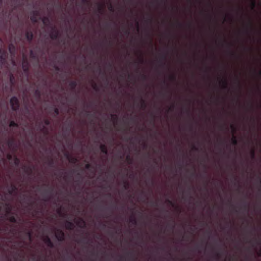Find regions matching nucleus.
Returning <instances> with one entry per match:
<instances>
[{"mask_svg": "<svg viewBox=\"0 0 261 261\" xmlns=\"http://www.w3.org/2000/svg\"><path fill=\"white\" fill-rule=\"evenodd\" d=\"M6 215L8 216V220L14 223H16L17 222V219L16 217L13 215H11L8 216V215H10L11 214V210H12V207L9 204H6Z\"/></svg>", "mask_w": 261, "mask_h": 261, "instance_id": "1", "label": "nucleus"}, {"mask_svg": "<svg viewBox=\"0 0 261 261\" xmlns=\"http://www.w3.org/2000/svg\"><path fill=\"white\" fill-rule=\"evenodd\" d=\"M10 103L13 111H16L19 109L20 103L17 97L13 96L11 97Z\"/></svg>", "mask_w": 261, "mask_h": 261, "instance_id": "2", "label": "nucleus"}, {"mask_svg": "<svg viewBox=\"0 0 261 261\" xmlns=\"http://www.w3.org/2000/svg\"><path fill=\"white\" fill-rule=\"evenodd\" d=\"M55 237L59 241L62 242L65 240V233L62 230H57Z\"/></svg>", "mask_w": 261, "mask_h": 261, "instance_id": "3", "label": "nucleus"}, {"mask_svg": "<svg viewBox=\"0 0 261 261\" xmlns=\"http://www.w3.org/2000/svg\"><path fill=\"white\" fill-rule=\"evenodd\" d=\"M7 57V53L5 50H0V69L2 68L3 65L6 61Z\"/></svg>", "mask_w": 261, "mask_h": 261, "instance_id": "4", "label": "nucleus"}, {"mask_svg": "<svg viewBox=\"0 0 261 261\" xmlns=\"http://www.w3.org/2000/svg\"><path fill=\"white\" fill-rule=\"evenodd\" d=\"M59 32L55 27L52 28L51 32L50 34V37L53 40H56L58 38Z\"/></svg>", "mask_w": 261, "mask_h": 261, "instance_id": "5", "label": "nucleus"}, {"mask_svg": "<svg viewBox=\"0 0 261 261\" xmlns=\"http://www.w3.org/2000/svg\"><path fill=\"white\" fill-rule=\"evenodd\" d=\"M43 240L44 242L47 245V246L49 248H52L54 247V244L48 236H45L43 238Z\"/></svg>", "mask_w": 261, "mask_h": 261, "instance_id": "6", "label": "nucleus"}, {"mask_svg": "<svg viewBox=\"0 0 261 261\" xmlns=\"http://www.w3.org/2000/svg\"><path fill=\"white\" fill-rule=\"evenodd\" d=\"M22 67L24 72L28 73L29 70V64L26 58H24L22 63Z\"/></svg>", "mask_w": 261, "mask_h": 261, "instance_id": "7", "label": "nucleus"}, {"mask_svg": "<svg viewBox=\"0 0 261 261\" xmlns=\"http://www.w3.org/2000/svg\"><path fill=\"white\" fill-rule=\"evenodd\" d=\"M39 14V12L37 11H34L32 12V15L30 17V19L32 22L36 23L37 22V18Z\"/></svg>", "mask_w": 261, "mask_h": 261, "instance_id": "8", "label": "nucleus"}, {"mask_svg": "<svg viewBox=\"0 0 261 261\" xmlns=\"http://www.w3.org/2000/svg\"><path fill=\"white\" fill-rule=\"evenodd\" d=\"M17 190L18 188L17 186L15 184H12L8 189V193L10 195H12Z\"/></svg>", "mask_w": 261, "mask_h": 261, "instance_id": "9", "label": "nucleus"}, {"mask_svg": "<svg viewBox=\"0 0 261 261\" xmlns=\"http://www.w3.org/2000/svg\"><path fill=\"white\" fill-rule=\"evenodd\" d=\"M25 37L27 41L31 42L33 38V34L31 31H28L25 34Z\"/></svg>", "mask_w": 261, "mask_h": 261, "instance_id": "10", "label": "nucleus"}, {"mask_svg": "<svg viewBox=\"0 0 261 261\" xmlns=\"http://www.w3.org/2000/svg\"><path fill=\"white\" fill-rule=\"evenodd\" d=\"M65 227L67 229L73 230L74 227V225L72 222L67 221L65 223Z\"/></svg>", "mask_w": 261, "mask_h": 261, "instance_id": "11", "label": "nucleus"}, {"mask_svg": "<svg viewBox=\"0 0 261 261\" xmlns=\"http://www.w3.org/2000/svg\"><path fill=\"white\" fill-rule=\"evenodd\" d=\"M220 83L222 84L223 89L226 90L228 89V81L226 79L221 80Z\"/></svg>", "mask_w": 261, "mask_h": 261, "instance_id": "12", "label": "nucleus"}, {"mask_svg": "<svg viewBox=\"0 0 261 261\" xmlns=\"http://www.w3.org/2000/svg\"><path fill=\"white\" fill-rule=\"evenodd\" d=\"M100 149L102 153H103L105 155H107L108 154V150L107 148L106 145L105 144H101L100 146Z\"/></svg>", "mask_w": 261, "mask_h": 261, "instance_id": "13", "label": "nucleus"}, {"mask_svg": "<svg viewBox=\"0 0 261 261\" xmlns=\"http://www.w3.org/2000/svg\"><path fill=\"white\" fill-rule=\"evenodd\" d=\"M69 85L72 90H74L77 85V82L75 80L71 81Z\"/></svg>", "mask_w": 261, "mask_h": 261, "instance_id": "14", "label": "nucleus"}, {"mask_svg": "<svg viewBox=\"0 0 261 261\" xmlns=\"http://www.w3.org/2000/svg\"><path fill=\"white\" fill-rule=\"evenodd\" d=\"M8 49L11 54H14L15 51V47L13 44H9Z\"/></svg>", "mask_w": 261, "mask_h": 261, "instance_id": "15", "label": "nucleus"}, {"mask_svg": "<svg viewBox=\"0 0 261 261\" xmlns=\"http://www.w3.org/2000/svg\"><path fill=\"white\" fill-rule=\"evenodd\" d=\"M66 156L67 158L68 159L69 161L71 162V163H76L78 160L75 157H71L70 156L69 154H66Z\"/></svg>", "mask_w": 261, "mask_h": 261, "instance_id": "16", "label": "nucleus"}, {"mask_svg": "<svg viewBox=\"0 0 261 261\" xmlns=\"http://www.w3.org/2000/svg\"><path fill=\"white\" fill-rule=\"evenodd\" d=\"M42 21L44 25H48L50 23L49 18L48 17H44L42 19Z\"/></svg>", "mask_w": 261, "mask_h": 261, "instance_id": "17", "label": "nucleus"}, {"mask_svg": "<svg viewBox=\"0 0 261 261\" xmlns=\"http://www.w3.org/2000/svg\"><path fill=\"white\" fill-rule=\"evenodd\" d=\"M14 144H15V140L13 138L8 140L7 145H8V146L10 148L12 147Z\"/></svg>", "mask_w": 261, "mask_h": 261, "instance_id": "18", "label": "nucleus"}, {"mask_svg": "<svg viewBox=\"0 0 261 261\" xmlns=\"http://www.w3.org/2000/svg\"><path fill=\"white\" fill-rule=\"evenodd\" d=\"M104 9V4H99L98 5V12L101 13L103 11Z\"/></svg>", "mask_w": 261, "mask_h": 261, "instance_id": "19", "label": "nucleus"}, {"mask_svg": "<svg viewBox=\"0 0 261 261\" xmlns=\"http://www.w3.org/2000/svg\"><path fill=\"white\" fill-rule=\"evenodd\" d=\"M35 95L38 98H40L41 96V92L39 89H36L35 90Z\"/></svg>", "mask_w": 261, "mask_h": 261, "instance_id": "20", "label": "nucleus"}, {"mask_svg": "<svg viewBox=\"0 0 261 261\" xmlns=\"http://www.w3.org/2000/svg\"><path fill=\"white\" fill-rule=\"evenodd\" d=\"M14 164H15L16 166H19V164H20V159H19L18 158H17V157L15 156V157L14 158Z\"/></svg>", "mask_w": 261, "mask_h": 261, "instance_id": "21", "label": "nucleus"}, {"mask_svg": "<svg viewBox=\"0 0 261 261\" xmlns=\"http://www.w3.org/2000/svg\"><path fill=\"white\" fill-rule=\"evenodd\" d=\"M141 107L142 109H145L146 107V103L145 101L143 100L142 98H141Z\"/></svg>", "mask_w": 261, "mask_h": 261, "instance_id": "22", "label": "nucleus"}, {"mask_svg": "<svg viewBox=\"0 0 261 261\" xmlns=\"http://www.w3.org/2000/svg\"><path fill=\"white\" fill-rule=\"evenodd\" d=\"M9 126L17 127L18 126V125L17 123L15 122L14 121H11L10 123Z\"/></svg>", "mask_w": 261, "mask_h": 261, "instance_id": "23", "label": "nucleus"}, {"mask_svg": "<svg viewBox=\"0 0 261 261\" xmlns=\"http://www.w3.org/2000/svg\"><path fill=\"white\" fill-rule=\"evenodd\" d=\"M111 118L114 121H117L118 119V117L116 114H112Z\"/></svg>", "mask_w": 261, "mask_h": 261, "instance_id": "24", "label": "nucleus"}, {"mask_svg": "<svg viewBox=\"0 0 261 261\" xmlns=\"http://www.w3.org/2000/svg\"><path fill=\"white\" fill-rule=\"evenodd\" d=\"M231 141L233 145H236L237 144V140L235 136L232 137Z\"/></svg>", "mask_w": 261, "mask_h": 261, "instance_id": "25", "label": "nucleus"}, {"mask_svg": "<svg viewBox=\"0 0 261 261\" xmlns=\"http://www.w3.org/2000/svg\"><path fill=\"white\" fill-rule=\"evenodd\" d=\"M25 172L28 174H32V169L31 167H29L26 169Z\"/></svg>", "mask_w": 261, "mask_h": 261, "instance_id": "26", "label": "nucleus"}, {"mask_svg": "<svg viewBox=\"0 0 261 261\" xmlns=\"http://www.w3.org/2000/svg\"><path fill=\"white\" fill-rule=\"evenodd\" d=\"M54 113L55 114L56 116H57L59 114V110L57 108H55L54 109Z\"/></svg>", "mask_w": 261, "mask_h": 261, "instance_id": "27", "label": "nucleus"}, {"mask_svg": "<svg viewBox=\"0 0 261 261\" xmlns=\"http://www.w3.org/2000/svg\"><path fill=\"white\" fill-rule=\"evenodd\" d=\"M44 123L45 125L48 126L50 124V121L48 119H45L44 121Z\"/></svg>", "mask_w": 261, "mask_h": 261, "instance_id": "28", "label": "nucleus"}, {"mask_svg": "<svg viewBox=\"0 0 261 261\" xmlns=\"http://www.w3.org/2000/svg\"><path fill=\"white\" fill-rule=\"evenodd\" d=\"M130 222L133 224H137V220H136V218H131V219L130 220Z\"/></svg>", "mask_w": 261, "mask_h": 261, "instance_id": "29", "label": "nucleus"}, {"mask_svg": "<svg viewBox=\"0 0 261 261\" xmlns=\"http://www.w3.org/2000/svg\"><path fill=\"white\" fill-rule=\"evenodd\" d=\"M166 58H167L166 55H162L160 56V59L161 60L165 61L166 60Z\"/></svg>", "mask_w": 261, "mask_h": 261, "instance_id": "30", "label": "nucleus"}, {"mask_svg": "<svg viewBox=\"0 0 261 261\" xmlns=\"http://www.w3.org/2000/svg\"><path fill=\"white\" fill-rule=\"evenodd\" d=\"M170 79L171 81H175L176 80V75L174 74L171 75L170 76Z\"/></svg>", "mask_w": 261, "mask_h": 261, "instance_id": "31", "label": "nucleus"}, {"mask_svg": "<svg viewBox=\"0 0 261 261\" xmlns=\"http://www.w3.org/2000/svg\"><path fill=\"white\" fill-rule=\"evenodd\" d=\"M109 10L111 12L114 11V7L111 4H110V5H109Z\"/></svg>", "mask_w": 261, "mask_h": 261, "instance_id": "32", "label": "nucleus"}, {"mask_svg": "<svg viewBox=\"0 0 261 261\" xmlns=\"http://www.w3.org/2000/svg\"><path fill=\"white\" fill-rule=\"evenodd\" d=\"M256 3L255 0H251V6L252 8H254L255 7Z\"/></svg>", "mask_w": 261, "mask_h": 261, "instance_id": "33", "label": "nucleus"}, {"mask_svg": "<svg viewBox=\"0 0 261 261\" xmlns=\"http://www.w3.org/2000/svg\"><path fill=\"white\" fill-rule=\"evenodd\" d=\"M92 87H93V88L96 90V91H98V86L96 84L94 83L93 85H92Z\"/></svg>", "mask_w": 261, "mask_h": 261, "instance_id": "34", "label": "nucleus"}, {"mask_svg": "<svg viewBox=\"0 0 261 261\" xmlns=\"http://www.w3.org/2000/svg\"><path fill=\"white\" fill-rule=\"evenodd\" d=\"M126 160H127V161L128 162H129V163H131V162H132V158L131 156H130V155H127V156H126Z\"/></svg>", "mask_w": 261, "mask_h": 261, "instance_id": "35", "label": "nucleus"}, {"mask_svg": "<svg viewBox=\"0 0 261 261\" xmlns=\"http://www.w3.org/2000/svg\"><path fill=\"white\" fill-rule=\"evenodd\" d=\"M125 189L127 190L129 188V184L127 182H125L124 185Z\"/></svg>", "mask_w": 261, "mask_h": 261, "instance_id": "36", "label": "nucleus"}, {"mask_svg": "<svg viewBox=\"0 0 261 261\" xmlns=\"http://www.w3.org/2000/svg\"><path fill=\"white\" fill-rule=\"evenodd\" d=\"M250 154H251V158H254V156H255V151H254V150H253H253H252L251 151V153H250Z\"/></svg>", "mask_w": 261, "mask_h": 261, "instance_id": "37", "label": "nucleus"}, {"mask_svg": "<svg viewBox=\"0 0 261 261\" xmlns=\"http://www.w3.org/2000/svg\"><path fill=\"white\" fill-rule=\"evenodd\" d=\"M30 56H31V58H35V54H34V53H33V51L32 50L30 51Z\"/></svg>", "mask_w": 261, "mask_h": 261, "instance_id": "38", "label": "nucleus"}, {"mask_svg": "<svg viewBox=\"0 0 261 261\" xmlns=\"http://www.w3.org/2000/svg\"><path fill=\"white\" fill-rule=\"evenodd\" d=\"M141 77L142 80H145L147 79V76L144 74L141 75Z\"/></svg>", "mask_w": 261, "mask_h": 261, "instance_id": "39", "label": "nucleus"}, {"mask_svg": "<svg viewBox=\"0 0 261 261\" xmlns=\"http://www.w3.org/2000/svg\"><path fill=\"white\" fill-rule=\"evenodd\" d=\"M91 166L90 164H87L85 165V168L86 169H89L91 168Z\"/></svg>", "mask_w": 261, "mask_h": 261, "instance_id": "40", "label": "nucleus"}, {"mask_svg": "<svg viewBox=\"0 0 261 261\" xmlns=\"http://www.w3.org/2000/svg\"><path fill=\"white\" fill-rule=\"evenodd\" d=\"M139 62L141 64L144 63V59L142 56H141L139 59Z\"/></svg>", "mask_w": 261, "mask_h": 261, "instance_id": "41", "label": "nucleus"}, {"mask_svg": "<svg viewBox=\"0 0 261 261\" xmlns=\"http://www.w3.org/2000/svg\"><path fill=\"white\" fill-rule=\"evenodd\" d=\"M128 255L130 256V259L131 260H133V258H134V255H133V253H132V252H129V253H128Z\"/></svg>", "mask_w": 261, "mask_h": 261, "instance_id": "42", "label": "nucleus"}, {"mask_svg": "<svg viewBox=\"0 0 261 261\" xmlns=\"http://www.w3.org/2000/svg\"><path fill=\"white\" fill-rule=\"evenodd\" d=\"M48 164L49 166H51L53 165V159H50L49 161H48Z\"/></svg>", "mask_w": 261, "mask_h": 261, "instance_id": "43", "label": "nucleus"}, {"mask_svg": "<svg viewBox=\"0 0 261 261\" xmlns=\"http://www.w3.org/2000/svg\"><path fill=\"white\" fill-rule=\"evenodd\" d=\"M174 106H174V104H173V105H172V106H171L169 108V111H173V109H174Z\"/></svg>", "mask_w": 261, "mask_h": 261, "instance_id": "44", "label": "nucleus"}, {"mask_svg": "<svg viewBox=\"0 0 261 261\" xmlns=\"http://www.w3.org/2000/svg\"><path fill=\"white\" fill-rule=\"evenodd\" d=\"M14 77L13 75L12 74V75H11V76H10V82H11V83H13V80H14Z\"/></svg>", "mask_w": 261, "mask_h": 261, "instance_id": "45", "label": "nucleus"}, {"mask_svg": "<svg viewBox=\"0 0 261 261\" xmlns=\"http://www.w3.org/2000/svg\"><path fill=\"white\" fill-rule=\"evenodd\" d=\"M167 201L168 202V203H169L170 204H171V205L173 206L174 205V203L172 202V201L169 200V199H167Z\"/></svg>", "mask_w": 261, "mask_h": 261, "instance_id": "46", "label": "nucleus"}, {"mask_svg": "<svg viewBox=\"0 0 261 261\" xmlns=\"http://www.w3.org/2000/svg\"><path fill=\"white\" fill-rule=\"evenodd\" d=\"M27 235L28 236L30 240H31V232L30 231H28L27 232Z\"/></svg>", "mask_w": 261, "mask_h": 261, "instance_id": "47", "label": "nucleus"}, {"mask_svg": "<svg viewBox=\"0 0 261 261\" xmlns=\"http://www.w3.org/2000/svg\"><path fill=\"white\" fill-rule=\"evenodd\" d=\"M147 21L149 23H151L152 21V19L151 18H149L147 19Z\"/></svg>", "mask_w": 261, "mask_h": 261, "instance_id": "48", "label": "nucleus"}, {"mask_svg": "<svg viewBox=\"0 0 261 261\" xmlns=\"http://www.w3.org/2000/svg\"><path fill=\"white\" fill-rule=\"evenodd\" d=\"M55 69L56 71H59L60 70V68L57 66H55Z\"/></svg>", "mask_w": 261, "mask_h": 261, "instance_id": "49", "label": "nucleus"}, {"mask_svg": "<svg viewBox=\"0 0 261 261\" xmlns=\"http://www.w3.org/2000/svg\"><path fill=\"white\" fill-rule=\"evenodd\" d=\"M242 207L246 210L247 208V205L246 204H244L243 206H242Z\"/></svg>", "mask_w": 261, "mask_h": 261, "instance_id": "50", "label": "nucleus"}, {"mask_svg": "<svg viewBox=\"0 0 261 261\" xmlns=\"http://www.w3.org/2000/svg\"><path fill=\"white\" fill-rule=\"evenodd\" d=\"M89 1H90V0H82V2L84 3H88Z\"/></svg>", "mask_w": 261, "mask_h": 261, "instance_id": "51", "label": "nucleus"}, {"mask_svg": "<svg viewBox=\"0 0 261 261\" xmlns=\"http://www.w3.org/2000/svg\"><path fill=\"white\" fill-rule=\"evenodd\" d=\"M7 158H8V159L11 160L12 159V156L11 155L8 154V156H7Z\"/></svg>", "mask_w": 261, "mask_h": 261, "instance_id": "52", "label": "nucleus"}, {"mask_svg": "<svg viewBox=\"0 0 261 261\" xmlns=\"http://www.w3.org/2000/svg\"><path fill=\"white\" fill-rule=\"evenodd\" d=\"M86 114L87 116H90L91 115V113L89 111L86 112Z\"/></svg>", "mask_w": 261, "mask_h": 261, "instance_id": "53", "label": "nucleus"}, {"mask_svg": "<svg viewBox=\"0 0 261 261\" xmlns=\"http://www.w3.org/2000/svg\"><path fill=\"white\" fill-rule=\"evenodd\" d=\"M216 256L218 257V258H220V254L219 253H217L216 254Z\"/></svg>", "mask_w": 261, "mask_h": 261, "instance_id": "54", "label": "nucleus"}, {"mask_svg": "<svg viewBox=\"0 0 261 261\" xmlns=\"http://www.w3.org/2000/svg\"><path fill=\"white\" fill-rule=\"evenodd\" d=\"M193 149H194L195 150H197L198 148L197 147H196L195 146H193Z\"/></svg>", "mask_w": 261, "mask_h": 261, "instance_id": "55", "label": "nucleus"}, {"mask_svg": "<svg viewBox=\"0 0 261 261\" xmlns=\"http://www.w3.org/2000/svg\"><path fill=\"white\" fill-rule=\"evenodd\" d=\"M112 64L111 63H110L109 64V67L110 68H112Z\"/></svg>", "mask_w": 261, "mask_h": 261, "instance_id": "56", "label": "nucleus"}, {"mask_svg": "<svg viewBox=\"0 0 261 261\" xmlns=\"http://www.w3.org/2000/svg\"><path fill=\"white\" fill-rule=\"evenodd\" d=\"M177 24L178 25V26L179 27H181L182 24L181 23L179 22L178 21L177 22Z\"/></svg>", "mask_w": 261, "mask_h": 261, "instance_id": "57", "label": "nucleus"}, {"mask_svg": "<svg viewBox=\"0 0 261 261\" xmlns=\"http://www.w3.org/2000/svg\"><path fill=\"white\" fill-rule=\"evenodd\" d=\"M81 221L82 222L83 225L85 226V222L82 219H81Z\"/></svg>", "mask_w": 261, "mask_h": 261, "instance_id": "58", "label": "nucleus"}, {"mask_svg": "<svg viewBox=\"0 0 261 261\" xmlns=\"http://www.w3.org/2000/svg\"><path fill=\"white\" fill-rule=\"evenodd\" d=\"M231 127L232 129L234 131L235 130L234 126L233 125H231Z\"/></svg>", "mask_w": 261, "mask_h": 261, "instance_id": "59", "label": "nucleus"}, {"mask_svg": "<svg viewBox=\"0 0 261 261\" xmlns=\"http://www.w3.org/2000/svg\"><path fill=\"white\" fill-rule=\"evenodd\" d=\"M152 205H156V202H152Z\"/></svg>", "mask_w": 261, "mask_h": 261, "instance_id": "60", "label": "nucleus"}, {"mask_svg": "<svg viewBox=\"0 0 261 261\" xmlns=\"http://www.w3.org/2000/svg\"><path fill=\"white\" fill-rule=\"evenodd\" d=\"M230 54H231V55H232V56H234V53L233 52L231 51V52H230Z\"/></svg>", "mask_w": 261, "mask_h": 261, "instance_id": "61", "label": "nucleus"}, {"mask_svg": "<svg viewBox=\"0 0 261 261\" xmlns=\"http://www.w3.org/2000/svg\"><path fill=\"white\" fill-rule=\"evenodd\" d=\"M125 33H126V34H129V32L128 31H127V30H126V31H125Z\"/></svg>", "mask_w": 261, "mask_h": 261, "instance_id": "62", "label": "nucleus"}, {"mask_svg": "<svg viewBox=\"0 0 261 261\" xmlns=\"http://www.w3.org/2000/svg\"><path fill=\"white\" fill-rule=\"evenodd\" d=\"M258 74H259V75H261V71H259L258 72Z\"/></svg>", "mask_w": 261, "mask_h": 261, "instance_id": "63", "label": "nucleus"}, {"mask_svg": "<svg viewBox=\"0 0 261 261\" xmlns=\"http://www.w3.org/2000/svg\"><path fill=\"white\" fill-rule=\"evenodd\" d=\"M187 112L188 114H189V109L187 110Z\"/></svg>", "mask_w": 261, "mask_h": 261, "instance_id": "64", "label": "nucleus"}]
</instances>
